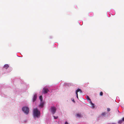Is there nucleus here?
Returning a JSON list of instances; mask_svg holds the SVG:
<instances>
[{"label": "nucleus", "mask_w": 124, "mask_h": 124, "mask_svg": "<svg viewBox=\"0 0 124 124\" xmlns=\"http://www.w3.org/2000/svg\"><path fill=\"white\" fill-rule=\"evenodd\" d=\"M39 99L40 101V103L39 105V107H40L41 108H42L44 106V102L43 101V99L42 96H39Z\"/></svg>", "instance_id": "7ed1b4c3"}, {"label": "nucleus", "mask_w": 124, "mask_h": 124, "mask_svg": "<svg viewBox=\"0 0 124 124\" xmlns=\"http://www.w3.org/2000/svg\"><path fill=\"white\" fill-rule=\"evenodd\" d=\"M37 95L36 94H35L33 97V102H34L37 99Z\"/></svg>", "instance_id": "423d86ee"}, {"label": "nucleus", "mask_w": 124, "mask_h": 124, "mask_svg": "<svg viewBox=\"0 0 124 124\" xmlns=\"http://www.w3.org/2000/svg\"><path fill=\"white\" fill-rule=\"evenodd\" d=\"M86 98L87 99V100H89V101H90L89 102H91V100L89 98V97L87 95L86 96Z\"/></svg>", "instance_id": "1a4fd4ad"}, {"label": "nucleus", "mask_w": 124, "mask_h": 124, "mask_svg": "<svg viewBox=\"0 0 124 124\" xmlns=\"http://www.w3.org/2000/svg\"><path fill=\"white\" fill-rule=\"evenodd\" d=\"M76 116L78 117H81V114H76Z\"/></svg>", "instance_id": "9b49d317"}, {"label": "nucleus", "mask_w": 124, "mask_h": 124, "mask_svg": "<svg viewBox=\"0 0 124 124\" xmlns=\"http://www.w3.org/2000/svg\"><path fill=\"white\" fill-rule=\"evenodd\" d=\"M90 103L91 104L92 108H94V104L91 101V102Z\"/></svg>", "instance_id": "9d476101"}, {"label": "nucleus", "mask_w": 124, "mask_h": 124, "mask_svg": "<svg viewBox=\"0 0 124 124\" xmlns=\"http://www.w3.org/2000/svg\"><path fill=\"white\" fill-rule=\"evenodd\" d=\"M65 124H68L67 122H65Z\"/></svg>", "instance_id": "f3484780"}, {"label": "nucleus", "mask_w": 124, "mask_h": 124, "mask_svg": "<svg viewBox=\"0 0 124 124\" xmlns=\"http://www.w3.org/2000/svg\"><path fill=\"white\" fill-rule=\"evenodd\" d=\"M106 113L105 112H103V113H102L101 114V115L102 116H104L106 115Z\"/></svg>", "instance_id": "ddd939ff"}, {"label": "nucleus", "mask_w": 124, "mask_h": 124, "mask_svg": "<svg viewBox=\"0 0 124 124\" xmlns=\"http://www.w3.org/2000/svg\"><path fill=\"white\" fill-rule=\"evenodd\" d=\"M22 111L26 114H28L29 112V109L27 107H24L22 108Z\"/></svg>", "instance_id": "f03ea898"}, {"label": "nucleus", "mask_w": 124, "mask_h": 124, "mask_svg": "<svg viewBox=\"0 0 124 124\" xmlns=\"http://www.w3.org/2000/svg\"><path fill=\"white\" fill-rule=\"evenodd\" d=\"M77 98L78 99V95H77Z\"/></svg>", "instance_id": "6ab92c4d"}, {"label": "nucleus", "mask_w": 124, "mask_h": 124, "mask_svg": "<svg viewBox=\"0 0 124 124\" xmlns=\"http://www.w3.org/2000/svg\"><path fill=\"white\" fill-rule=\"evenodd\" d=\"M72 101L74 102H75V101H74V100H72Z\"/></svg>", "instance_id": "aec40b11"}, {"label": "nucleus", "mask_w": 124, "mask_h": 124, "mask_svg": "<svg viewBox=\"0 0 124 124\" xmlns=\"http://www.w3.org/2000/svg\"><path fill=\"white\" fill-rule=\"evenodd\" d=\"M39 114L37 108H35L33 109V117L34 118L36 117H38Z\"/></svg>", "instance_id": "f257e3e1"}, {"label": "nucleus", "mask_w": 124, "mask_h": 124, "mask_svg": "<svg viewBox=\"0 0 124 124\" xmlns=\"http://www.w3.org/2000/svg\"><path fill=\"white\" fill-rule=\"evenodd\" d=\"M123 122L122 120H119L118 122V123L119 124H121Z\"/></svg>", "instance_id": "f8f14e48"}, {"label": "nucleus", "mask_w": 124, "mask_h": 124, "mask_svg": "<svg viewBox=\"0 0 124 124\" xmlns=\"http://www.w3.org/2000/svg\"><path fill=\"white\" fill-rule=\"evenodd\" d=\"M53 117L55 119H56L58 118V116H53Z\"/></svg>", "instance_id": "2eb2a0df"}, {"label": "nucleus", "mask_w": 124, "mask_h": 124, "mask_svg": "<svg viewBox=\"0 0 124 124\" xmlns=\"http://www.w3.org/2000/svg\"><path fill=\"white\" fill-rule=\"evenodd\" d=\"M79 91H80V93H82V91L79 89L78 88V89L76 90V95H78V93L79 92Z\"/></svg>", "instance_id": "0eeeda50"}, {"label": "nucleus", "mask_w": 124, "mask_h": 124, "mask_svg": "<svg viewBox=\"0 0 124 124\" xmlns=\"http://www.w3.org/2000/svg\"><path fill=\"white\" fill-rule=\"evenodd\" d=\"M39 115H40V111H39Z\"/></svg>", "instance_id": "412c9836"}, {"label": "nucleus", "mask_w": 124, "mask_h": 124, "mask_svg": "<svg viewBox=\"0 0 124 124\" xmlns=\"http://www.w3.org/2000/svg\"><path fill=\"white\" fill-rule=\"evenodd\" d=\"M9 67V66L8 64H6L4 66V68L5 69H7Z\"/></svg>", "instance_id": "6e6552de"}, {"label": "nucleus", "mask_w": 124, "mask_h": 124, "mask_svg": "<svg viewBox=\"0 0 124 124\" xmlns=\"http://www.w3.org/2000/svg\"><path fill=\"white\" fill-rule=\"evenodd\" d=\"M122 120L123 121H124V117H123L122 119Z\"/></svg>", "instance_id": "a211bd4d"}, {"label": "nucleus", "mask_w": 124, "mask_h": 124, "mask_svg": "<svg viewBox=\"0 0 124 124\" xmlns=\"http://www.w3.org/2000/svg\"><path fill=\"white\" fill-rule=\"evenodd\" d=\"M110 110V109L109 108H107V111L108 112Z\"/></svg>", "instance_id": "dca6fc26"}, {"label": "nucleus", "mask_w": 124, "mask_h": 124, "mask_svg": "<svg viewBox=\"0 0 124 124\" xmlns=\"http://www.w3.org/2000/svg\"><path fill=\"white\" fill-rule=\"evenodd\" d=\"M53 114H54L56 112V108L54 106L51 107L49 110Z\"/></svg>", "instance_id": "20e7f679"}, {"label": "nucleus", "mask_w": 124, "mask_h": 124, "mask_svg": "<svg viewBox=\"0 0 124 124\" xmlns=\"http://www.w3.org/2000/svg\"><path fill=\"white\" fill-rule=\"evenodd\" d=\"M48 91L49 90L46 87L44 88L42 90V92L44 94L47 93Z\"/></svg>", "instance_id": "39448f33"}, {"label": "nucleus", "mask_w": 124, "mask_h": 124, "mask_svg": "<svg viewBox=\"0 0 124 124\" xmlns=\"http://www.w3.org/2000/svg\"><path fill=\"white\" fill-rule=\"evenodd\" d=\"M100 96H102L103 94V93L102 92H101L100 93Z\"/></svg>", "instance_id": "4468645a"}]
</instances>
